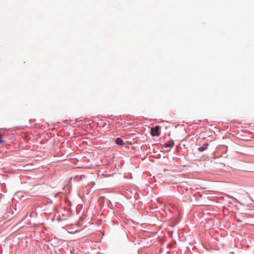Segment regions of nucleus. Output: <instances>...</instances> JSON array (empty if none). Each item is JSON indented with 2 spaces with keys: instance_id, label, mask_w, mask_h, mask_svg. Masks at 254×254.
I'll return each instance as SVG.
<instances>
[{
  "instance_id": "39448f33",
  "label": "nucleus",
  "mask_w": 254,
  "mask_h": 254,
  "mask_svg": "<svg viewBox=\"0 0 254 254\" xmlns=\"http://www.w3.org/2000/svg\"><path fill=\"white\" fill-rule=\"evenodd\" d=\"M2 137V134H0V143H1L2 142V140H1V137Z\"/></svg>"
},
{
  "instance_id": "20e7f679",
  "label": "nucleus",
  "mask_w": 254,
  "mask_h": 254,
  "mask_svg": "<svg viewBox=\"0 0 254 254\" xmlns=\"http://www.w3.org/2000/svg\"><path fill=\"white\" fill-rule=\"evenodd\" d=\"M206 147H199L198 148V151H204L205 149H206Z\"/></svg>"
},
{
  "instance_id": "423d86ee",
  "label": "nucleus",
  "mask_w": 254,
  "mask_h": 254,
  "mask_svg": "<svg viewBox=\"0 0 254 254\" xmlns=\"http://www.w3.org/2000/svg\"><path fill=\"white\" fill-rule=\"evenodd\" d=\"M239 203H241L243 205H245L246 204L244 201H242V202H239Z\"/></svg>"
},
{
  "instance_id": "7ed1b4c3",
  "label": "nucleus",
  "mask_w": 254,
  "mask_h": 254,
  "mask_svg": "<svg viewBox=\"0 0 254 254\" xmlns=\"http://www.w3.org/2000/svg\"><path fill=\"white\" fill-rule=\"evenodd\" d=\"M116 143L118 144V145H123L125 143H124L123 142V140L122 138H116Z\"/></svg>"
},
{
  "instance_id": "f03ea898",
  "label": "nucleus",
  "mask_w": 254,
  "mask_h": 254,
  "mask_svg": "<svg viewBox=\"0 0 254 254\" xmlns=\"http://www.w3.org/2000/svg\"><path fill=\"white\" fill-rule=\"evenodd\" d=\"M174 145V142L173 140H169L165 144V146L167 147H172Z\"/></svg>"
},
{
  "instance_id": "f257e3e1",
  "label": "nucleus",
  "mask_w": 254,
  "mask_h": 254,
  "mask_svg": "<svg viewBox=\"0 0 254 254\" xmlns=\"http://www.w3.org/2000/svg\"><path fill=\"white\" fill-rule=\"evenodd\" d=\"M160 127L159 126H156L155 127H152L151 129V134L152 136H158L160 135Z\"/></svg>"
}]
</instances>
